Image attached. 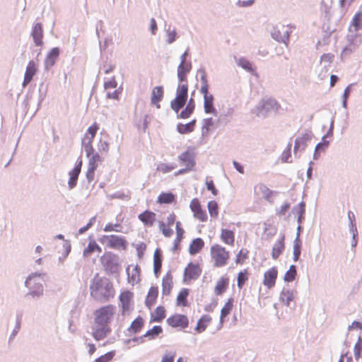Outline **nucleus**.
Returning <instances> with one entry per match:
<instances>
[{
  "instance_id": "f257e3e1",
  "label": "nucleus",
  "mask_w": 362,
  "mask_h": 362,
  "mask_svg": "<svg viewBox=\"0 0 362 362\" xmlns=\"http://www.w3.org/2000/svg\"><path fill=\"white\" fill-rule=\"evenodd\" d=\"M90 295L97 301L106 303L115 297V289L109 279L96 274L90 285Z\"/></svg>"
},
{
  "instance_id": "f03ea898",
  "label": "nucleus",
  "mask_w": 362,
  "mask_h": 362,
  "mask_svg": "<svg viewBox=\"0 0 362 362\" xmlns=\"http://www.w3.org/2000/svg\"><path fill=\"white\" fill-rule=\"evenodd\" d=\"M176 218L177 216L175 214L172 212L168 216L165 222L163 221H158V228L162 234L166 238H170L173 235L172 226L175 223L176 237L173 242V247L175 249H177L179 247L185 233L182 226L181 222L176 221Z\"/></svg>"
},
{
  "instance_id": "7ed1b4c3",
  "label": "nucleus",
  "mask_w": 362,
  "mask_h": 362,
  "mask_svg": "<svg viewBox=\"0 0 362 362\" xmlns=\"http://www.w3.org/2000/svg\"><path fill=\"white\" fill-rule=\"evenodd\" d=\"M211 260L214 267H223L230 260V252L223 245L215 243L212 245L209 250Z\"/></svg>"
},
{
  "instance_id": "20e7f679",
  "label": "nucleus",
  "mask_w": 362,
  "mask_h": 362,
  "mask_svg": "<svg viewBox=\"0 0 362 362\" xmlns=\"http://www.w3.org/2000/svg\"><path fill=\"white\" fill-rule=\"evenodd\" d=\"M201 88L200 93L204 96V107L206 113L216 114V110L214 106V98L212 94L209 93V84L207 76L205 72H203L200 77Z\"/></svg>"
},
{
  "instance_id": "39448f33",
  "label": "nucleus",
  "mask_w": 362,
  "mask_h": 362,
  "mask_svg": "<svg viewBox=\"0 0 362 362\" xmlns=\"http://www.w3.org/2000/svg\"><path fill=\"white\" fill-rule=\"evenodd\" d=\"M115 315L116 307L114 305L108 304L95 310L93 312V319L110 325Z\"/></svg>"
},
{
  "instance_id": "423d86ee",
  "label": "nucleus",
  "mask_w": 362,
  "mask_h": 362,
  "mask_svg": "<svg viewBox=\"0 0 362 362\" xmlns=\"http://www.w3.org/2000/svg\"><path fill=\"white\" fill-rule=\"evenodd\" d=\"M188 97V83L187 82L179 83L176 90V97L170 103L171 108L175 112L184 107Z\"/></svg>"
},
{
  "instance_id": "0eeeda50",
  "label": "nucleus",
  "mask_w": 362,
  "mask_h": 362,
  "mask_svg": "<svg viewBox=\"0 0 362 362\" xmlns=\"http://www.w3.org/2000/svg\"><path fill=\"white\" fill-rule=\"evenodd\" d=\"M44 274H33L25 281L26 286L30 290V294L33 296H39L43 293Z\"/></svg>"
},
{
  "instance_id": "6e6552de",
  "label": "nucleus",
  "mask_w": 362,
  "mask_h": 362,
  "mask_svg": "<svg viewBox=\"0 0 362 362\" xmlns=\"http://www.w3.org/2000/svg\"><path fill=\"white\" fill-rule=\"evenodd\" d=\"M100 241L107 247L117 250H125L128 245L124 237L117 235H103Z\"/></svg>"
},
{
  "instance_id": "1a4fd4ad",
  "label": "nucleus",
  "mask_w": 362,
  "mask_h": 362,
  "mask_svg": "<svg viewBox=\"0 0 362 362\" xmlns=\"http://www.w3.org/2000/svg\"><path fill=\"white\" fill-rule=\"evenodd\" d=\"M281 108V105L274 98L262 99L255 107L257 116H266L269 112H277Z\"/></svg>"
},
{
  "instance_id": "9d476101",
  "label": "nucleus",
  "mask_w": 362,
  "mask_h": 362,
  "mask_svg": "<svg viewBox=\"0 0 362 362\" xmlns=\"http://www.w3.org/2000/svg\"><path fill=\"white\" fill-rule=\"evenodd\" d=\"M111 332L112 329L110 325L93 319L91 325V334L95 340L100 341L105 339Z\"/></svg>"
},
{
  "instance_id": "9b49d317",
  "label": "nucleus",
  "mask_w": 362,
  "mask_h": 362,
  "mask_svg": "<svg viewBox=\"0 0 362 362\" xmlns=\"http://www.w3.org/2000/svg\"><path fill=\"white\" fill-rule=\"evenodd\" d=\"M166 322L170 327L180 329H185L189 325V320L187 315L180 313L171 315L167 318Z\"/></svg>"
},
{
  "instance_id": "f8f14e48",
  "label": "nucleus",
  "mask_w": 362,
  "mask_h": 362,
  "mask_svg": "<svg viewBox=\"0 0 362 362\" xmlns=\"http://www.w3.org/2000/svg\"><path fill=\"white\" fill-rule=\"evenodd\" d=\"M133 292L129 290L122 291L119 296L121 312L123 315L128 313L132 308L133 305Z\"/></svg>"
},
{
  "instance_id": "ddd939ff",
  "label": "nucleus",
  "mask_w": 362,
  "mask_h": 362,
  "mask_svg": "<svg viewBox=\"0 0 362 362\" xmlns=\"http://www.w3.org/2000/svg\"><path fill=\"white\" fill-rule=\"evenodd\" d=\"M202 271L199 264L189 262L184 270V281L189 283L192 280L197 279L200 276Z\"/></svg>"
},
{
  "instance_id": "4468645a",
  "label": "nucleus",
  "mask_w": 362,
  "mask_h": 362,
  "mask_svg": "<svg viewBox=\"0 0 362 362\" xmlns=\"http://www.w3.org/2000/svg\"><path fill=\"white\" fill-rule=\"evenodd\" d=\"M189 208L193 214L194 218L200 222H206L208 216L205 209L202 207L200 201L197 198L191 200Z\"/></svg>"
},
{
  "instance_id": "2eb2a0df",
  "label": "nucleus",
  "mask_w": 362,
  "mask_h": 362,
  "mask_svg": "<svg viewBox=\"0 0 362 362\" xmlns=\"http://www.w3.org/2000/svg\"><path fill=\"white\" fill-rule=\"evenodd\" d=\"M181 165L187 167V170H193L195 165V155L192 148H187L178 156Z\"/></svg>"
},
{
  "instance_id": "dca6fc26",
  "label": "nucleus",
  "mask_w": 362,
  "mask_h": 362,
  "mask_svg": "<svg viewBox=\"0 0 362 362\" xmlns=\"http://www.w3.org/2000/svg\"><path fill=\"white\" fill-rule=\"evenodd\" d=\"M278 274L276 267H272L264 273L262 284L267 289H272L275 286Z\"/></svg>"
},
{
  "instance_id": "f3484780",
  "label": "nucleus",
  "mask_w": 362,
  "mask_h": 362,
  "mask_svg": "<svg viewBox=\"0 0 362 362\" xmlns=\"http://www.w3.org/2000/svg\"><path fill=\"white\" fill-rule=\"evenodd\" d=\"M234 298H228L222 306L220 312L219 322L218 329L222 328L223 323L226 322L227 317L230 314L234 308Z\"/></svg>"
},
{
  "instance_id": "a211bd4d",
  "label": "nucleus",
  "mask_w": 362,
  "mask_h": 362,
  "mask_svg": "<svg viewBox=\"0 0 362 362\" xmlns=\"http://www.w3.org/2000/svg\"><path fill=\"white\" fill-rule=\"evenodd\" d=\"M187 52L181 57V62L177 67V77L180 83L187 82V75L192 69L191 64L186 62Z\"/></svg>"
},
{
  "instance_id": "6ab92c4d",
  "label": "nucleus",
  "mask_w": 362,
  "mask_h": 362,
  "mask_svg": "<svg viewBox=\"0 0 362 362\" xmlns=\"http://www.w3.org/2000/svg\"><path fill=\"white\" fill-rule=\"evenodd\" d=\"M213 317L209 314L202 315L197 320L196 326L194 328V334H199L206 331L209 326L212 323Z\"/></svg>"
},
{
  "instance_id": "aec40b11",
  "label": "nucleus",
  "mask_w": 362,
  "mask_h": 362,
  "mask_svg": "<svg viewBox=\"0 0 362 362\" xmlns=\"http://www.w3.org/2000/svg\"><path fill=\"white\" fill-rule=\"evenodd\" d=\"M230 279L225 274L221 276L216 282L214 288V294L216 296H222L229 287Z\"/></svg>"
},
{
  "instance_id": "412c9836",
  "label": "nucleus",
  "mask_w": 362,
  "mask_h": 362,
  "mask_svg": "<svg viewBox=\"0 0 362 362\" xmlns=\"http://www.w3.org/2000/svg\"><path fill=\"white\" fill-rule=\"evenodd\" d=\"M37 71V63L35 61H30L26 66L23 86H26L33 79Z\"/></svg>"
},
{
  "instance_id": "4be33fe9",
  "label": "nucleus",
  "mask_w": 362,
  "mask_h": 362,
  "mask_svg": "<svg viewBox=\"0 0 362 362\" xmlns=\"http://www.w3.org/2000/svg\"><path fill=\"white\" fill-rule=\"evenodd\" d=\"M138 218L146 227H152L156 220V214L151 211L146 210L138 216Z\"/></svg>"
},
{
  "instance_id": "5701e85b",
  "label": "nucleus",
  "mask_w": 362,
  "mask_h": 362,
  "mask_svg": "<svg viewBox=\"0 0 362 362\" xmlns=\"http://www.w3.org/2000/svg\"><path fill=\"white\" fill-rule=\"evenodd\" d=\"M31 35L36 46H42L43 45V29L40 23L34 24L32 28Z\"/></svg>"
},
{
  "instance_id": "b1692460",
  "label": "nucleus",
  "mask_w": 362,
  "mask_h": 362,
  "mask_svg": "<svg viewBox=\"0 0 362 362\" xmlns=\"http://www.w3.org/2000/svg\"><path fill=\"white\" fill-rule=\"evenodd\" d=\"M145 320L141 316H137L127 328V332L130 335L139 333L144 327Z\"/></svg>"
},
{
  "instance_id": "393cba45",
  "label": "nucleus",
  "mask_w": 362,
  "mask_h": 362,
  "mask_svg": "<svg viewBox=\"0 0 362 362\" xmlns=\"http://www.w3.org/2000/svg\"><path fill=\"white\" fill-rule=\"evenodd\" d=\"M102 252L101 247L93 239L89 240L88 245L83 250V256L88 258L94 253L100 254Z\"/></svg>"
},
{
  "instance_id": "a878e982",
  "label": "nucleus",
  "mask_w": 362,
  "mask_h": 362,
  "mask_svg": "<svg viewBox=\"0 0 362 362\" xmlns=\"http://www.w3.org/2000/svg\"><path fill=\"white\" fill-rule=\"evenodd\" d=\"M81 167L82 160L80 159V160L74 166V169L69 172V180L68 185L70 189L74 188L76 185L78 177L81 170Z\"/></svg>"
},
{
  "instance_id": "bb28decb",
  "label": "nucleus",
  "mask_w": 362,
  "mask_h": 362,
  "mask_svg": "<svg viewBox=\"0 0 362 362\" xmlns=\"http://www.w3.org/2000/svg\"><path fill=\"white\" fill-rule=\"evenodd\" d=\"M173 287V276L171 272H167L162 279V293L168 296Z\"/></svg>"
},
{
  "instance_id": "cd10ccee",
  "label": "nucleus",
  "mask_w": 362,
  "mask_h": 362,
  "mask_svg": "<svg viewBox=\"0 0 362 362\" xmlns=\"http://www.w3.org/2000/svg\"><path fill=\"white\" fill-rule=\"evenodd\" d=\"M164 95L162 86H156L153 88L151 96V103L157 108L160 107V102L163 100Z\"/></svg>"
},
{
  "instance_id": "c85d7f7f",
  "label": "nucleus",
  "mask_w": 362,
  "mask_h": 362,
  "mask_svg": "<svg viewBox=\"0 0 362 362\" xmlns=\"http://www.w3.org/2000/svg\"><path fill=\"white\" fill-rule=\"evenodd\" d=\"M220 239L224 244L232 247L235 244V232L232 230L222 228L221 230Z\"/></svg>"
},
{
  "instance_id": "c756f323",
  "label": "nucleus",
  "mask_w": 362,
  "mask_h": 362,
  "mask_svg": "<svg viewBox=\"0 0 362 362\" xmlns=\"http://www.w3.org/2000/svg\"><path fill=\"white\" fill-rule=\"evenodd\" d=\"M158 296V286H151L145 298V305L146 306L151 309L153 305L156 303L157 298Z\"/></svg>"
},
{
  "instance_id": "7c9ffc66",
  "label": "nucleus",
  "mask_w": 362,
  "mask_h": 362,
  "mask_svg": "<svg viewBox=\"0 0 362 362\" xmlns=\"http://www.w3.org/2000/svg\"><path fill=\"white\" fill-rule=\"evenodd\" d=\"M128 274L127 280L129 284L134 286L139 284L141 281V269L139 265L134 266L131 272H129V268L127 269Z\"/></svg>"
},
{
  "instance_id": "2f4dec72",
  "label": "nucleus",
  "mask_w": 362,
  "mask_h": 362,
  "mask_svg": "<svg viewBox=\"0 0 362 362\" xmlns=\"http://www.w3.org/2000/svg\"><path fill=\"white\" fill-rule=\"evenodd\" d=\"M166 316V310L164 306H158L154 311L151 314L150 323L160 322Z\"/></svg>"
},
{
  "instance_id": "473e14b6",
  "label": "nucleus",
  "mask_w": 362,
  "mask_h": 362,
  "mask_svg": "<svg viewBox=\"0 0 362 362\" xmlns=\"http://www.w3.org/2000/svg\"><path fill=\"white\" fill-rule=\"evenodd\" d=\"M162 252L160 248H156L153 253V272L156 277L158 276L162 267Z\"/></svg>"
},
{
  "instance_id": "72a5a7b5",
  "label": "nucleus",
  "mask_w": 362,
  "mask_h": 362,
  "mask_svg": "<svg viewBox=\"0 0 362 362\" xmlns=\"http://www.w3.org/2000/svg\"><path fill=\"white\" fill-rule=\"evenodd\" d=\"M204 245V241L201 238H197L190 243L188 252L191 255H195L202 250Z\"/></svg>"
},
{
  "instance_id": "f704fd0d",
  "label": "nucleus",
  "mask_w": 362,
  "mask_h": 362,
  "mask_svg": "<svg viewBox=\"0 0 362 362\" xmlns=\"http://www.w3.org/2000/svg\"><path fill=\"white\" fill-rule=\"evenodd\" d=\"M284 235H281L279 240L275 243L272 251V257L274 259H278V257L281 255V254L284 250Z\"/></svg>"
},
{
  "instance_id": "c9c22d12",
  "label": "nucleus",
  "mask_w": 362,
  "mask_h": 362,
  "mask_svg": "<svg viewBox=\"0 0 362 362\" xmlns=\"http://www.w3.org/2000/svg\"><path fill=\"white\" fill-rule=\"evenodd\" d=\"M98 129L99 125L98 123L94 122L92 125H90L88 128L82 139L83 143H86V141H88V143H93Z\"/></svg>"
},
{
  "instance_id": "e433bc0d",
  "label": "nucleus",
  "mask_w": 362,
  "mask_h": 362,
  "mask_svg": "<svg viewBox=\"0 0 362 362\" xmlns=\"http://www.w3.org/2000/svg\"><path fill=\"white\" fill-rule=\"evenodd\" d=\"M163 332V327L160 325L153 326L151 329L147 330L146 333L140 337L146 338L148 340H153L156 339Z\"/></svg>"
},
{
  "instance_id": "4c0bfd02",
  "label": "nucleus",
  "mask_w": 362,
  "mask_h": 362,
  "mask_svg": "<svg viewBox=\"0 0 362 362\" xmlns=\"http://www.w3.org/2000/svg\"><path fill=\"white\" fill-rule=\"evenodd\" d=\"M189 293L188 288H182L178 293L176 298V304L177 306L187 307L188 306L187 297Z\"/></svg>"
},
{
  "instance_id": "58836bf2",
  "label": "nucleus",
  "mask_w": 362,
  "mask_h": 362,
  "mask_svg": "<svg viewBox=\"0 0 362 362\" xmlns=\"http://www.w3.org/2000/svg\"><path fill=\"white\" fill-rule=\"evenodd\" d=\"M309 139L310 136L308 133H305L302 136L297 137L295 141V145L293 148L294 153H296L297 151H298L304 150L306 146V143L309 140Z\"/></svg>"
},
{
  "instance_id": "ea45409f",
  "label": "nucleus",
  "mask_w": 362,
  "mask_h": 362,
  "mask_svg": "<svg viewBox=\"0 0 362 362\" xmlns=\"http://www.w3.org/2000/svg\"><path fill=\"white\" fill-rule=\"evenodd\" d=\"M59 54V49L57 47L52 48L46 57L45 65L46 68L52 66Z\"/></svg>"
},
{
  "instance_id": "a19ab883",
  "label": "nucleus",
  "mask_w": 362,
  "mask_h": 362,
  "mask_svg": "<svg viewBox=\"0 0 362 362\" xmlns=\"http://www.w3.org/2000/svg\"><path fill=\"white\" fill-rule=\"evenodd\" d=\"M255 191H257V194H261L263 196V197L267 201H269L274 194V192L271 190L269 188H268L264 184L257 185L255 187Z\"/></svg>"
},
{
  "instance_id": "79ce46f5",
  "label": "nucleus",
  "mask_w": 362,
  "mask_h": 362,
  "mask_svg": "<svg viewBox=\"0 0 362 362\" xmlns=\"http://www.w3.org/2000/svg\"><path fill=\"white\" fill-rule=\"evenodd\" d=\"M195 108V103L194 100L191 98L185 108L178 115V118L181 119H187L189 117V116L193 113Z\"/></svg>"
},
{
  "instance_id": "37998d69",
  "label": "nucleus",
  "mask_w": 362,
  "mask_h": 362,
  "mask_svg": "<svg viewBox=\"0 0 362 362\" xmlns=\"http://www.w3.org/2000/svg\"><path fill=\"white\" fill-rule=\"evenodd\" d=\"M294 299V292L291 289H284L280 294V300L286 306Z\"/></svg>"
},
{
  "instance_id": "c03bdc74",
  "label": "nucleus",
  "mask_w": 362,
  "mask_h": 362,
  "mask_svg": "<svg viewBox=\"0 0 362 362\" xmlns=\"http://www.w3.org/2000/svg\"><path fill=\"white\" fill-rule=\"evenodd\" d=\"M250 272L247 269H245L238 273L237 275V286L238 288L241 289L248 281Z\"/></svg>"
},
{
  "instance_id": "a18cd8bd",
  "label": "nucleus",
  "mask_w": 362,
  "mask_h": 362,
  "mask_svg": "<svg viewBox=\"0 0 362 362\" xmlns=\"http://www.w3.org/2000/svg\"><path fill=\"white\" fill-rule=\"evenodd\" d=\"M175 201V195L172 192H162L158 197L157 202L160 204H171Z\"/></svg>"
},
{
  "instance_id": "49530a36",
  "label": "nucleus",
  "mask_w": 362,
  "mask_h": 362,
  "mask_svg": "<svg viewBox=\"0 0 362 362\" xmlns=\"http://www.w3.org/2000/svg\"><path fill=\"white\" fill-rule=\"evenodd\" d=\"M250 251L247 249L242 248L235 256V262L236 264L242 265L249 258Z\"/></svg>"
},
{
  "instance_id": "de8ad7c7",
  "label": "nucleus",
  "mask_w": 362,
  "mask_h": 362,
  "mask_svg": "<svg viewBox=\"0 0 362 362\" xmlns=\"http://www.w3.org/2000/svg\"><path fill=\"white\" fill-rule=\"evenodd\" d=\"M195 125V120H192L190 122L183 124H178L177 125V130L179 133L182 134H188L192 132L194 130Z\"/></svg>"
},
{
  "instance_id": "09e8293b",
  "label": "nucleus",
  "mask_w": 362,
  "mask_h": 362,
  "mask_svg": "<svg viewBox=\"0 0 362 362\" xmlns=\"http://www.w3.org/2000/svg\"><path fill=\"white\" fill-rule=\"evenodd\" d=\"M351 26L354 27L355 31L362 28V11H358L354 15L351 21Z\"/></svg>"
},
{
  "instance_id": "8fccbe9b",
  "label": "nucleus",
  "mask_w": 362,
  "mask_h": 362,
  "mask_svg": "<svg viewBox=\"0 0 362 362\" xmlns=\"http://www.w3.org/2000/svg\"><path fill=\"white\" fill-rule=\"evenodd\" d=\"M207 208L209 210V213L210 216L212 218H217L218 216V205L216 201H210L207 204Z\"/></svg>"
},
{
  "instance_id": "3c124183",
  "label": "nucleus",
  "mask_w": 362,
  "mask_h": 362,
  "mask_svg": "<svg viewBox=\"0 0 362 362\" xmlns=\"http://www.w3.org/2000/svg\"><path fill=\"white\" fill-rule=\"evenodd\" d=\"M297 275V270L295 265H291L288 270L284 276V280L286 282H291L295 280Z\"/></svg>"
},
{
  "instance_id": "603ef678",
  "label": "nucleus",
  "mask_w": 362,
  "mask_h": 362,
  "mask_svg": "<svg viewBox=\"0 0 362 362\" xmlns=\"http://www.w3.org/2000/svg\"><path fill=\"white\" fill-rule=\"evenodd\" d=\"M177 165L175 164H169V163H160L158 165L156 170L163 174L170 173L176 168Z\"/></svg>"
},
{
  "instance_id": "864d4df0",
  "label": "nucleus",
  "mask_w": 362,
  "mask_h": 362,
  "mask_svg": "<svg viewBox=\"0 0 362 362\" xmlns=\"http://www.w3.org/2000/svg\"><path fill=\"white\" fill-rule=\"evenodd\" d=\"M100 161V157L98 155V153L93 154L88 160V169L90 170L95 171L98 166V162Z\"/></svg>"
},
{
  "instance_id": "5fc2aeb1",
  "label": "nucleus",
  "mask_w": 362,
  "mask_h": 362,
  "mask_svg": "<svg viewBox=\"0 0 362 362\" xmlns=\"http://www.w3.org/2000/svg\"><path fill=\"white\" fill-rule=\"evenodd\" d=\"M123 226L120 223L113 224L112 223H108L105 225L103 228L105 232H112L115 231L117 233H122L123 230Z\"/></svg>"
},
{
  "instance_id": "6e6d98bb",
  "label": "nucleus",
  "mask_w": 362,
  "mask_h": 362,
  "mask_svg": "<svg viewBox=\"0 0 362 362\" xmlns=\"http://www.w3.org/2000/svg\"><path fill=\"white\" fill-rule=\"evenodd\" d=\"M354 356L356 360L362 358V337H359L354 346Z\"/></svg>"
},
{
  "instance_id": "4d7b16f0",
  "label": "nucleus",
  "mask_w": 362,
  "mask_h": 362,
  "mask_svg": "<svg viewBox=\"0 0 362 362\" xmlns=\"http://www.w3.org/2000/svg\"><path fill=\"white\" fill-rule=\"evenodd\" d=\"M175 356V351H167L162 356L160 362H174Z\"/></svg>"
},
{
  "instance_id": "13d9d810",
  "label": "nucleus",
  "mask_w": 362,
  "mask_h": 362,
  "mask_svg": "<svg viewBox=\"0 0 362 362\" xmlns=\"http://www.w3.org/2000/svg\"><path fill=\"white\" fill-rule=\"evenodd\" d=\"M115 356V351H110L95 359L94 362H110Z\"/></svg>"
},
{
  "instance_id": "bf43d9fd",
  "label": "nucleus",
  "mask_w": 362,
  "mask_h": 362,
  "mask_svg": "<svg viewBox=\"0 0 362 362\" xmlns=\"http://www.w3.org/2000/svg\"><path fill=\"white\" fill-rule=\"evenodd\" d=\"M301 252V245L298 240H296L293 245V260L295 262L299 259Z\"/></svg>"
},
{
  "instance_id": "052dcab7",
  "label": "nucleus",
  "mask_w": 362,
  "mask_h": 362,
  "mask_svg": "<svg viewBox=\"0 0 362 362\" xmlns=\"http://www.w3.org/2000/svg\"><path fill=\"white\" fill-rule=\"evenodd\" d=\"M206 189L210 191L214 196H216L218 193V189H216L215 184L212 180L206 179Z\"/></svg>"
},
{
  "instance_id": "680f3d73",
  "label": "nucleus",
  "mask_w": 362,
  "mask_h": 362,
  "mask_svg": "<svg viewBox=\"0 0 362 362\" xmlns=\"http://www.w3.org/2000/svg\"><path fill=\"white\" fill-rule=\"evenodd\" d=\"M238 65L240 66L243 69L248 71H252V64L247 59L241 58L238 61Z\"/></svg>"
},
{
  "instance_id": "e2e57ef3",
  "label": "nucleus",
  "mask_w": 362,
  "mask_h": 362,
  "mask_svg": "<svg viewBox=\"0 0 362 362\" xmlns=\"http://www.w3.org/2000/svg\"><path fill=\"white\" fill-rule=\"evenodd\" d=\"M117 83L115 81V78H112L111 80H110L108 81L105 82V83H104V88L105 89L115 88L117 87Z\"/></svg>"
},
{
  "instance_id": "0e129e2a",
  "label": "nucleus",
  "mask_w": 362,
  "mask_h": 362,
  "mask_svg": "<svg viewBox=\"0 0 362 362\" xmlns=\"http://www.w3.org/2000/svg\"><path fill=\"white\" fill-rule=\"evenodd\" d=\"M98 148L100 152L107 153L109 151V145L107 142L100 140L98 144Z\"/></svg>"
},
{
  "instance_id": "69168bd1",
  "label": "nucleus",
  "mask_w": 362,
  "mask_h": 362,
  "mask_svg": "<svg viewBox=\"0 0 362 362\" xmlns=\"http://www.w3.org/2000/svg\"><path fill=\"white\" fill-rule=\"evenodd\" d=\"M334 59V54L331 53L324 54L321 56V61L331 63Z\"/></svg>"
},
{
  "instance_id": "338daca9",
  "label": "nucleus",
  "mask_w": 362,
  "mask_h": 362,
  "mask_svg": "<svg viewBox=\"0 0 362 362\" xmlns=\"http://www.w3.org/2000/svg\"><path fill=\"white\" fill-rule=\"evenodd\" d=\"M177 33L175 30L169 31L168 33V42L171 44L176 39Z\"/></svg>"
},
{
  "instance_id": "774afa93",
  "label": "nucleus",
  "mask_w": 362,
  "mask_h": 362,
  "mask_svg": "<svg viewBox=\"0 0 362 362\" xmlns=\"http://www.w3.org/2000/svg\"><path fill=\"white\" fill-rule=\"evenodd\" d=\"M84 144H85V150L86 151V154L88 156H89L94 151L93 146L92 145V143H88V141H86Z\"/></svg>"
}]
</instances>
